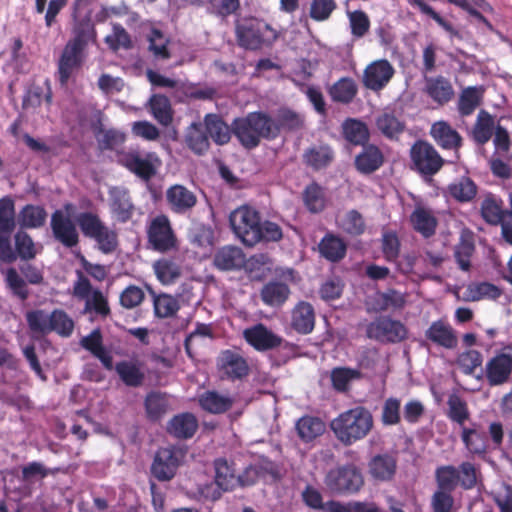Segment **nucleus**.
Returning a JSON list of instances; mask_svg holds the SVG:
<instances>
[{
    "instance_id": "obj_31",
    "label": "nucleus",
    "mask_w": 512,
    "mask_h": 512,
    "mask_svg": "<svg viewBox=\"0 0 512 512\" xmlns=\"http://www.w3.org/2000/svg\"><path fill=\"white\" fill-rule=\"evenodd\" d=\"M384 163V155L379 147L374 144H366L362 151L355 157V167L362 174H372Z\"/></svg>"
},
{
    "instance_id": "obj_29",
    "label": "nucleus",
    "mask_w": 512,
    "mask_h": 512,
    "mask_svg": "<svg viewBox=\"0 0 512 512\" xmlns=\"http://www.w3.org/2000/svg\"><path fill=\"white\" fill-rule=\"evenodd\" d=\"M80 345L95 358L99 359L105 369H113L112 355L103 345V336L99 328L94 329L90 334L84 336L80 340Z\"/></svg>"
},
{
    "instance_id": "obj_26",
    "label": "nucleus",
    "mask_w": 512,
    "mask_h": 512,
    "mask_svg": "<svg viewBox=\"0 0 512 512\" xmlns=\"http://www.w3.org/2000/svg\"><path fill=\"white\" fill-rule=\"evenodd\" d=\"M397 470V460L388 453L375 455L368 463L370 476L379 482L391 481Z\"/></svg>"
},
{
    "instance_id": "obj_2",
    "label": "nucleus",
    "mask_w": 512,
    "mask_h": 512,
    "mask_svg": "<svg viewBox=\"0 0 512 512\" xmlns=\"http://www.w3.org/2000/svg\"><path fill=\"white\" fill-rule=\"evenodd\" d=\"M232 132L241 146L247 150L258 147L262 139L277 138L273 118L262 111L250 112L244 117L235 118L232 122Z\"/></svg>"
},
{
    "instance_id": "obj_11",
    "label": "nucleus",
    "mask_w": 512,
    "mask_h": 512,
    "mask_svg": "<svg viewBox=\"0 0 512 512\" xmlns=\"http://www.w3.org/2000/svg\"><path fill=\"white\" fill-rule=\"evenodd\" d=\"M148 244L152 250L166 253L177 249V236L172 229L168 216L164 214L154 217L147 227Z\"/></svg>"
},
{
    "instance_id": "obj_38",
    "label": "nucleus",
    "mask_w": 512,
    "mask_h": 512,
    "mask_svg": "<svg viewBox=\"0 0 512 512\" xmlns=\"http://www.w3.org/2000/svg\"><path fill=\"white\" fill-rule=\"evenodd\" d=\"M200 407L212 414H223L230 410L234 404L233 398L220 394L217 391H205L198 399Z\"/></svg>"
},
{
    "instance_id": "obj_53",
    "label": "nucleus",
    "mask_w": 512,
    "mask_h": 512,
    "mask_svg": "<svg viewBox=\"0 0 512 512\" xmlns=\"http://www.w3.org/2000/svg\"><path fill=\"white\" fill-rule=\"evenodd\" d=\"M378 130L389 139H397L405 130V123L391 113H384L376 119Z\"/></svg>"
},
{
    "instance_id": "obj_57",
    "label": "nucleus",
    "mask_w": 512,
    "mask_h": 512,
    "mask_svg": "<svg viewBox=\"0 0 512 512\" xmlns=\"http://www.w3.org/2000/svg\"><path fill=\"white\" fill-rule=\"evenodd\" d=\"M361 372L357 369L348 367H337L331 372V382L333 388L338 392H347L352 380L360 379Z\"/></svg>"
},
{
    "instance_id": "obj_30",
    "label": "nucleus",
    "mask_w": 512,
    "mask_h": 512,
    "mask_svg": "<svg viewBox=\"0 0 512 512\" xmlns=\"http://www.w3.org/2000/svg\"><path fill=\"white\" fill-rule=\"evenodd\" d=\"M196 416L184 412L173 416L167 424V432L177 439H190L198 429Z\"/></svg>"
},
{
    "instance_id": "obj_49",
    "label": "nucleus",
    "mask_w": 512,
    "mask_h": 512,
    "mask_svg": "<svg viewBox=\"0 0 512 512\" xmlns=\"http://www.w3.org/2000/svg\"><path fill=\"white\" fill-rule=\"evenodd\" d=\"M150 112L163 126H169L173 121V110L170 100L163 94H153L149 99Z\"/></svg>"
},
{
    "instance_id": "obj_43",
    "label": "nucleus",
    "mask_w": 512,
    "mask_h": 512,
    "mask_svg": "<svg viewBox=\"0 0 512 512\" xmlns=\"http://www.w3.org/2000/svg\"><path fill=\"white\" fill-rule=\"evenodd\" d=\"M342 134L349 143L356 146L366 145L370 137L367 125L361 120L354 118H347L342 123Z\"/></svg>"
},
{
    "instance_id": "obj_15",
    "label": "nucleus",
    "mask_w": 512,
    "mask_h": 512,
    "mask_svg": "<svg viewBox=\"0 0 512 512\" xmlns=\"http://www.w3.org/2000/svg\"><path fill=\"white\" fill-rule=\"evenodd\" d=\"M121 163L143 181H150L156 175L161 161L154 152L142 155L138 151H129L122 155Z\"/></svg>"
},
{
    "instance_id": "obj_7",
    "label": "nucleus",
    "mask_w": 512,
    "mask_h": 512,
    "mask_svg": "<svg viewBox=\"0 0 512 512\" xmlns=\"http://www.w3.org/2000/svg\"><path fill=\"white\" fill-rule=\"evenodd\" d=\"M410 159L412 169L425 179L437 174L445 163L435 147L424 140H417L411 146Z\"/></svg>"
},
{
    "instance_id": "obj_37",
    "label": "nucleus",
    "mask_w": 512,
    "mask_h": 512,
    "mask_svg": "<svg viewBox=\"0 0 512 512\" xmlns=\"http://www.w3.org/2000/svg\"><path fill=\"white\" fill-rule=\"evenodd\" d=\"M410 222L413 229L425 238L433 236L438 225V221L432 211L421 206L416 207L412 212Z\"/></svg>"
},
{
    "instance_id": "obj_62",
    "label": "nucleus",
    "mask_w": 512,
    "mask_h": 512,
    "mask_svg": "<svg viewBox=\"0 0 512 512\" xmlns=\"http://www.w3.org/2000/svg\"><path fill=\"white\" fill-rule=\"evenodd\" d=\"M483 363V355L480 351L469 349L462 352L457 358V364L465 375H473Z\"/></svg>"
},
{
    "instance_id": "obj_35",
    "label": "nucleus",
    "mask_w": 512,
    "mask_h": 512,
    "mask_svg": "<svg viewBox=\"0 0 512 512\" xmlns=\"http://www.w3.org/2000/svg\"><path fill=\"white\" fill-rule=\"evenodd\" d=\"M334 158V151L327 144L309 147L303 153V162L315 171L327 168Z\"/></svg>"
},
{
    "instance_id": "obj_60",
    "label": "nucleus",
    "mask_w": 512,
    "mask_h": 512,
    "mask_svg": "<svg viewBox=\"0 0 512 512\" xmlns=\"http://www.w3.org/2000/svg\"><path fill=\"white\" fill-rule=\"evenodd\" d=\"M154 312L159 318H169L179 311L180 304L177 298L168 295L160 294L154 298Z\"/></svg>"
},
{
    "instance_id": "obj_8",
    "label": "nucleus",
    "mask_w": 512,
    "mask_h": 512,
    "mask_svg": "<svg viewBox=\"0 0 512 512\" xmlns=\"http://www.w3.org/2000/svg\"><path fill=\"white\" fill-rule=\"evenodd\" d=\"M327 488L337 494L358 492L364 485L361 470L354 464H347L331 469L325 477Z\"/></svg>"
},
{
    "instance_id": "obj_64",
    "label": "nucleus",
    "mask_w": 512,
    "mask_h": 512,
    "mask_svg": "<svg viewBox=\"0 0 512 512\" xmlns=\"http://www.w3.org/2000/svg\"><path fill=\"white\" fill-rule=\"evenodd\" d=\"M5 281L14 296L18 297L21 301L28 299L29 290L27 283L24 278L19 275L15 268L11 267L7 269Z\"/></svg>"
},
{
    "instance_id": "obj_3",
    "label": "nucleus",
    "mask_w": 512,
    "mask_h": 512,
    "mask_svg": "<svg viewBox=\"0 0 512 512\" xmlns=\"http://www.w3.org/2000/svg\"><path fill=\"white\" fill-rule=\"evenodd\" d=\"M372 413L364 406H356L340 413L330 427L335 437L345 446H351L364 439L372 430Z\"/></svg>"
},
{
    "instance_id": "obj_34",
    "label": "nucleus",
    "mask_w": 512,
    "mask_h": 512,
    "mask_svg": "<svg viewBox=\"0 0 512 512\" xmlns=\"http://www.w3.org/2000/svg\"><path fill=\"white\" fill-rule=\"evenodd\" d=\"M204 125L207 135L219 146L230 142L232 125L229 126L218 114H207L204 118Z\"/></svg>"
},
{
    "instance_id": "obj_16",
    "label": "nucleus",
    "mask_w": 512,
    "mask_h": 512,
    "mask_svg": "<svg viewBox=\"0 0 512 512\" xmlns=\"http://www.w3.org/2000/svg\"><path fill=\"white\" fill-rule=\"evenodd\" d=\"M217 368L222 378L230 381L242 380L249 375L247 360L239 351L226 349L217 358Z\"/></svg>"
},
{
    "instance_id": "obj_40",
    "label": "nucleus",
    "mask_w": 512,
    "mask_h": 512,
    "mask_svg": "<svg viewBox=\"0 0 512 512\" xmlns=\"http://www.w3.org/2000/svg\"><path fill=\"white\" fill-rule=\"evenodd\" d=\"M215 483L222 491H232L237 487V475L233 463L225 458H217L214 461Z\"/></svg>"
},
{
    "instance_id": "obj_42",
    "label": "nucleus",
    "mask_w": 512,
    "mask_h": 512,
    "mask_svg": "<svg viewBox=\"0 0 512 512\" xmlns=\"http://www.w3.org/2000/svg\"><path fill=\"white\" fill-rule=\"evenodd\" d=\"M186 146L196 155L202 156L210 149L209 137L200 123H192L185 133Z\"/></svg>"
},
{
    "instance_id": "obj_63",
    "label": "nucleus",
    "mask_w": 512,
    "mask_h": 512,
    "mask_svg": "<svg viewBox=\"0 0 512 512\" xmlns=\"http://www.w3.org/2000/svg\"><path fill=\"white\" fill-rule=\"evenodd\" d=\"M458 470L459 486L464 490H471L477 486L480 470L471 462H462Z\"/></svg>"
},
{
    "instance_id": "obj_59",
    "label": "nucleus",
    "mask_w": 512,
    "mask_h": 512,
    "mask_svg": "<svg viewBox=\"0 0 512 512\" xmlns=\"http://www.w3.org/2000/svg\"><path fill=\"white\" fill-rule=\"evenodd\" d=\"M74 330V321L61 309H55L50 314V332H56L62 337H69Z\"/></svg>"
},
{
    "instance_id": "obj_54",
    "label": "nucleus",
    "mask_w": 512,
    "mask_h": 512,
    "mask_svg": "<svg viewBox=\"0 0 512 512\" xmlns=\"http://www.w3.org/2000/svg\"><path fill=\"white\" fill-rule=\"evenodd\" d=\"M153 267L157 278L163 284L173 283L181 275V268L173 259L161 258Z\"/></svg>"
},
{
    "instance_id": "obj_50",
    "label": "nucleus",
    "mask_w": 512,
    "mask_h": 512,
    "mask_svg": "<svg viewBox=\"0 0 512 512\" xmlns=\"http://www.w3.org/2000/svg\"><path fill=\"white\" fill-rule=\"evenodd\" d=\"M462 441L471 454L482 455L487 452L488 437L485 431L475 428H463Z\"/></svg>"
},
{
    "instance_id": "obj_10",
    "label": "nucleus",
    "mask_w": 512,
    "mask_h": 512,
    "mask_svg": "<svg viewBox=\"0 0 512 512\" xmlns=\"http://www.w3.org/2000/svg\"><path fill=\"white\" fill-rule=\"evenodd\" d=\"M186 455V451L179 446L170 445L160 447L151 464V474L160 482L172 480Z\"/></svg>"
},
{
    "instance_id": "obj_46",
    "label": "nucleus",
    "mask_w": 512,
    "mask_h": 512,
    "mask_svg": "<svg viewBox=\"0 0 512 512\" xmlns=\"http://www.w3.org/2000/svg\"><path fill=\"white\" fill-rule=\"evenodd\" d=\"M147 418L150 421L160 420L168 411L169 401L166 393L160 391L149 392L144 401Z\"/></svg>"
},
{
    "instance_id": "obj_23",
    "label": "nucleus",
    "mask_w": 512,
    "mask_h": 512,
    "mask_svg": "<svg viewBox=\"0 0 512 512\" xmlns=\"http://www.w3.org/2000/svg\"><path fill=\"white\" fill-rule=\"evenodd\" d=\"M73 19L72 37L66 43L86 51L89 43H95L97 39V31L91 19V13L88 12L82 18Z\"/></svg>"
},
{
    "instance_id": "obj_52",
    "label": "nucleus",
    "mask_w": 512,
    "mask_h": 512,
    "mask_svg": "<svg viewBox=\"0 0 512 512\" xmlns=\"http://www.w3.org/2000/svg\"><path fill=\"white\" fill-rule=\"evenodd\" d=\"M302 198L305 207L311 213H319L325 208V193L317 182H312L305 187Z\"/></svg>"
},
{
    "instance_id": "obj_48",
    "label": "nucleus",
    "mask_w": 512,
    "mask_h": 512,
    "mask_svg": "<svg viewBox=\"0 0 512 512\" xmlns=\"http://www.w3.org/2000/svg\"><path fill=\"white\" fill-rule=\"evenodd\" d=\"M47 219V211L39 205L27 204L18 214L21 228L36 229L42 227Z\"/></svg>"
},
{
    "instance_id": "obj_41",
    "label": "nucleus",
    "mask_w": 512,
    "mask_h": 512,
    "mask_svg": "<svg viewBox=\"0 0 512 512\" xmlns=\"http://www.w3.org/2000/svg\"><path fill=\"white\" fill-rule=\"evenodd\" d=\"M290 293V288L286 283L270 281L263 286L260 296L264 304L280 307L287 301Z\"/></svg>"
},
{
    "instance_id": "obj_13",
    "label": "nucleus",
    "mask_w": 512,
    "mask_h": 512,
    "mask_svg": "<svg viewBox=\"0 0 512 512\" xmlns=\"http://www.w3.org/2000/svg\"><path fill=\"white\" fill-rule=\"evenodd\" d=\"M87 53L85 50L66 43L57 60L56 78L61 86H66L81 72Z\"/></svg>"
},
{
    "instance_id": "obj_22",
    "label": "nucleus",
    "mask_w": 512,
    "mask_h": 512,
    "mask_svg": "<svg viewBox=\"0 0 512 512\" xmlns=\"http://www.w3.org/2000/svg\"><path fill=\"white\" fill-rule=\"evenodd\" d=\"M425 338L433 344L448 350L455 349L458 338L455 329L446 320H436L425 331Z\"/></svg>"
},
{
    "instance_id": "obj_18",
    "label": "nucleus",
    "mask_w": 512,
    "mask_h": 512,
    "mask_svg": "<svg viewBox=\"0 0 512 512\" xmlns=\"http://www.w3.org/2000/svg\"><path fill=\"white\" fill-rule=\"evenodd\" d=\"M50 227L53 237L66 248L79 244V233L76 224L61 210H55L51 215Z\"/></svg>"
},
{
    "instance_id": "obj_5",
    "label": "nucleus",
    "mask_w": 512,
    "mask_h": 512,
    "mask_svg": "<svg viewBox=\"0 0 512 512\" xmlns=\"http://www.w3.org/2000/svg\"><path fill=\"white\" fill-rule=\"evenodd\" d=\"M236 38L240 47L257 50L262 46L272 45L278 38V33L266 22L250 18L236 25Z\"/></svg>"
},
{
    "instance_id": "obj_36",
    "label": "nucleus",
    "mask_w": 512,
    "mask_h": 512,
    "mask_svg": "<svg viewBox=\"0 0 512 512\" xmlns=\"http://www.w3.org/2000/svg\"><path fill=\"white\" fill-rule=\"evenodd\" d=\"M318 250L323 258L336 263L346 256L347 245L339 236L327 233L318 244Z\"/></svg>"
},
{
    "instance_id": "obj_19",
    "label": "nucleus",
    "mask_w": 512,
    "mask_h": 512,
    "mask_svg": "<svg viewBox=\"0 0 512 512\" xmlns=\"http://www.w3.org/2000/svg\"><path fill=\"white\" fill-rule=\"evenodd\" d=\"M243 337L246 342L257 351L271 350L279 347L282 343L280 336L273 333L261 323L245 329Z\"/></svg>"
},
{
    "instance_id": "obj_44",
    "label": "nucleus",
    "mask_w": 512,
    "mask_h": 512,
    "mask_svg": "<svg viewBox=\"0 0 512 512\" xmlns=\"http://www.w3.org/2000/svg\"><path fill=\"white\" fill-rule=\"evenodd\" d=\"M495 128L493 116L488 111L481 109L472 129L473 140L478 145L486 144L491 139Z\"/></svg>"
},
{
    "instance_id": "obj_39",
    "label": "nucleus",
    "mask_w": 512,
    "mask_h": 512,
    "mask_svg": "<svg viewBox=\"0 0 512 512\" xmlns=\"http://www.w3.org/2000/svg\"><path fill=\"white\" fill-rule=\"evenodd\" d=\"M114 369L120 380L128 387H140L144 382L145 374L138 361H119Z\"/></svg>"
},
{
    "instance_id": "obj_27",
    "label": "nucleus",
    "mask_w": 512,
    "mask_h": 512,
    "mask_svg": "<svg viewBox=\"0 0 512 512\" xmlns=\"http://www.w3.org/2000/svg\"><path fill=\"white\" fill-rule=\"evenodd\" d=\"M425 93L438 105H445L450 102L455 91L451 82L443 77H425Z\"/></svg>"
},
{
    "instance_id": "obj_14",
    "label": "nucleus",
    "mask_w": 512,
    "mask_h": 512,
    "mask_svg": "<svg viewBox=\"0 0 512 512\" xmlns=\"http://www.w3.org/2000/svg\"><path fill=\"white\" fill-rule=\"evenodd\" d=\"M481 371V376L477 378H483L488 386L498 387L507 384L512 377V354L496 352L487 360Z\"/></svg>"
},
{
    "instance_id": "obj_12",
    "label": "nucleus",
    "mask_w": 512,
    "mask_h": 512,
    "mask_svg": "<svg viewBox=\"0 0 512 512\" xmlns=\"http://www.w3.org/2000/svg\"><path fill=\"white\" fill-rule=\"evenodd\" d=\"M408 330L399 320L379 316L366 327V336L380 343H399L407 338Z\"/></svg>"
},
{
    "instance_id": "obj_4",
    "label": "nucleus",
    "mask_w": 512,
    "mask_h": 512,
    "mask_svg": "<svg viewBox=\"0 0 512 512\" xmlns=\"http://www.w3.org/2000/svg\"><path fill=\"white\" fill-rule=\"evenodd\" d=\"M76 223L84 237L95 241L104 254L114 252L118 246L117 232L109 228L94 212H81L76 216Z\"/></svg>"
},
{
    "instance_id": "obj_24",
    "label": "nucleus",
    "mask_w": 512,
    "mask_h": 512,
    "mask_svg": "<svg viewBox=\"0 0 512 512\" xmlns=\"http://www.w3.org/2000/svg\"><path fill=\"white\" fill-rule=\"evenodd\" d=\"M246 256L239 247L227 245L216 251L213 265L220 271L240 270L245 266Z\"/></svg>"
},
{
    "instance_id": "obj_58",
    "label": "nucleus",
    "mask_w": 512,
    "mask_h": 512,
    "mask_svg": "<svg viewBox=\"0 0 512 512\" xmlns=\"http://www.w3.org/2000/svg\"><path fill=\"white\" fill-rule=\"evenodd\" d=\"M16 259L19 257L21 260L29 261L37 255L35 243L31 236L25 231H18L14 235Z\"/></svg>"
},
{
    "instance_id": "obj_55",
    "label": "nucleus",
    "mask_w": 512,
    "mask_h": 512,
    "mask_svg": "<svg viewBox=\"0 0 512 512\" xmlns=\"http://www.w3.org/2000/svg\"><path fill=\"white\" fill-rule=\"evenodd\" d=\"M475 252V244L471 237L460 238L459 243L454 248V258L458 267L465 272L471 268V258Z\"/></svg>"
},
{
    "instance_id": "obj_6",
    "label": "nucleus",
    "mask_w": 512,
    "mask_h": 512,
    "mask_svg": "<svg viewBox=\"0 0 512 512\" xmlns=\"http://www.w3.org/2000/svg\"><path fill=\"white\" fill-rule=\"evenodd\" d=\"M509 204L510 209H505L501 197L489 192L484 195L480 213L486 223L501 225L502 238L512 246V192L509 194Z\"/></svg>"
},
{
    "instance_id": "obj_33",
    "label": "nucleus",
    "mask_w": 512,
    "mask_h": 512,
    "mask_svg": "<svg viewBox=\"0 0 512 512\" xmlns=\"http://www.w3.org/2000/svg\"><path fill=\"white\" fill-rule=\"evenodd\" d=\"M295 430L303 443H311L326 431L325 422L316 416L304 415L295 424Z\"/></svg>"
},
{
    "instance_id": "obj_51",
    "label": "nucleus",
    "mask_w": 512,
    "mask_h": 512,
    "mask_svg": "<svg viewBox=\"0 0 512 512\" xmlns=\"http://www.w3.org/2000/svg\"><path fill=\"white\" fill-rule=\"evenodd\" d=\"M449 194L458 202H470L477 195L476 183L467 176H462L448 186Z\"/></svg>"
},
{
    "instance_id": "obj_9",
    "label": "nucleus",
    "mask_w": 512,
    "mask_h": 512,
    "mask_svg": "<svg viewBox=\"0 0 512 512\" xmlns=\"http://www.w3.org/2000/svg\"><path fill=\"white\" fill-rule=\"evenodd\" d=\"M15 228V203L10 196H4L0 198V260L4 263L16 261V254L10 241Z\"/></svg>"
},
{
    "instance_id": "obj_56",
    "label": "nucleus",
    "mask_w": 512,
    "mask_h": 512,
    "mask_svg": "<svg viewBox=\"0 0 512 512\" xmlns=\"http://www.w3.org/2000/svg\"><path fill=\"white\" fill-rule=\"evenodd\" d=\"M458 470L453 465L439 466L435 470L437 489L453 492L459 485Z\"/></svg>"
},
{
    "instance_id": "obj_45",
    "label": "nucleus",
    "mask_w": 512,
    "mask_h": 512,
    "mask_svg": "<svg viewBox=\"0 0 512 512\" xmlns=\"http://www.w3.org/2000/svg\"><path fill=\"white\" fill-rule=\"evenodd\" d=\"M273 124L278 137L281 131L295 132L301 130L304 127V117L292 109L282 108L278 111L276 118H273Z\"/></svg>"
},
{
    "instance_id": "obj_32",
    "label": "nucleus",
    "mask_w": 512,
    "mask_h": 512,
    "mask_svg": "<svg viewBox=\"0 0 512 512\" xmlns=\"http://www.w3.org/2000/svg\"><path fill=\"white\" fill-rule=\"evenodd\" d=\"M485 88L482 85L468 86L462 89L457 101V110L461 117L472 115L482 104Z\"/></svg>"
},
{
    "instance_id": "obj_20",
    "label": "nucleus",
    "mask_w": 512,
    "mask_h": 512,
    "mask_svg": "<svg viewBox=\"0 0 512 512\" xmlns=\"http://www.w3.org/2000/svg\"><path fill=\"white\" fill-rule=\"evenodd\" d=\"M166 201L172 212L185 214L196 206L197 196L186 186L175 184L167 189Z\"/></svg>"
},
{
    "instance_id": "obj_25",
    "label": "nucleus",
    "mask_w": 512,
    "mask_h": 512,
    "mask_svg": "<svg viewBox=\"0 0 512 512\" xmlns=\"http://www.w3.org/2000/svg\"><path fill=\"white\" fill-rule=\"evenodd\" d=\"M430 134L442 149L458 151L462 146L461 135L446 121L433 123Z\"/></svg>"
},
{
    "instance_id": "obj_17",
    "label": "nucleus",
    "mask_w": 512,
    "mask_h": 512,
    "mask_svg": "<svg viewBox=\"0 0 512 512\" xmlns=\"http://www.w3.org/2000/svg\"><path fill=\"white\" fill-rule=\"evenodd\" d=\"M395 74L393 65L387 59H379L366 66L363 72V85L374 92L383 90Z\"/></svg>"
},
{
    "instance_id": "obj_61",
    "label": "nucleus",
    "mask_w": 512,
    "mask_h": 512,
    "mask_svg": "<svg viewBox=\"0 0 512 512\" xmlns=\"http://www.w3.org/2000/svg\"><path fill=\"white\" fill-rule=\"evenodd\" d=\"M113 33L107 35L104 39L105 43L113 51H117L120 48L130 49L132 48V40L129 33L119 23L112 24Z\"/></svg>"
},
{
    "instance_id": "obj_1",
    "label": "nucleus",
    "mask_w": 512,
    "mask_h": 512,
    "mask_svg": "<svg viewBox=\"0 0 512 512\" xmlns=\"http://www.w3.org/2000/svg\"><path fill=\"white\" fill-rule=\"evenodd\" d=\"M233 233L246 246L278 242L283 238L282 228L269 220L262 221L260 213L247 205L233 210L229 216Z\"/></svg>"
},
{
    "instance_id": "obj_21",
    "label": "nucleus",
    "mask_w": 512,
    "mask_h": 512,
    "mask_svg": "<svg viewBox=\"0 0 512 512\" xmlns=\"http://www.w3.org/2000/svg\"><path fill=\"white\" fill-rule=\"evenodd\" d=\"M109 198L113 217L120 223L128 222L135 210L129 191L122 187H113L109 190Z\"/></svg>"
},
{
    "instance_id": "obj_28",
    "label": "nucleus",
    "mask_w": 512,
    "mask_h": 512,
    "mask_svg": "<svg viewBox=\"0 0 512 512\" xmlns=\"http://www.w3.org/2000/svg\"><path fill=\"white\" fill-rule=\"evenodd\" d=\"M315 326L314 307L306 301H300L291 311V327L299 334H309Z\"/></svg>"
},
{
    "instance_id": "obj_47",
    "label": "nucleus",
    "mask_w": 512,
    "mask_h": 512,
    "mask_svg": "<svg viewBox=\"0 0 512 512\" xmlns=\"http://www.w3.org/2000/svg\"><path fill=\"white\" fill-rule=\"evenodd\" d=\"M358 93V86L354 79L342 77L329 89V94L334 102L349 104Z\"/></svg>"
}]
</instances>
